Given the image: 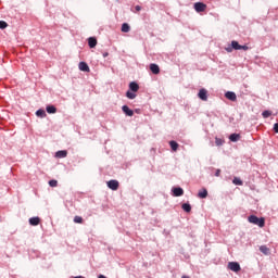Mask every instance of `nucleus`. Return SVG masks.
Instances as JSON below:
<instances>
[{
    "instance_id": "nucleus-24",
    "label": "nucleus",
    "mask_w": 278,
    "mask_h": 278,
    "mask_svg": "<svg viewBox=\"0 0 278 278\" xmlns=\"http://www.w3.org/2000/svg\"><path fill=\"white\" fill-rule=\"evenodd\" d=\"M74 223L81 225L84 223V218L81 216H75L74 217Z\"/></svg>"
},
{
    "instance_id": "nucleus-22",
    "label": "nucleus",
    "mask_w": 278,
    "mask_h": 278,
    "mask_svg": "<svg viewBox=\"0 0 278 278\" xmlns=\"http://www.w3.org/2000/svg\"><path fill=\"white\" fill-rule=\"evenodd\" d=\"M198 197L200 199H207V190L203 189L202 191H199Z\"/></svg>"
},
{
    "instance_id": "nucleus-17",
    "label": "nucleus",
    "mask_w": 278,
    "mask_h": 278,
    "mask_svg": "<svg viewBox=\"0 0 278 278\" xmlns=\"http://www.w3.org/2000/svg\"><path fill=\"white\" fill-rule=\"evenodd\" d=\"M231 47H232V49H235V51L242 50V46H240V43H238V41H236V40L231 41Z\"/></svg>"
},
{
    "instance_id": "nucleus-18",
    "label": "nucleus",
    "mask_w": 278,
    "mask_h": 278,
    "mask_svg": "<svg viewBox=\"0 0 278 278\" xmlns=\"http://www.w3.org/2000/svg\"><path fill=\"white\" fill-rule=\"evenodd\" d=\"M46 111L48 112V114H55V112H58V109L54 105H48L46 108Z\"/></svg>"
},
{
    "instance_id": "nucleus-8",
    "label": "nucleus",
    "mask_w": 278,
    "mask_h": 278,
    "mask_svg": "<svg viewBox=\"0 0 278 278\" xmlns=\"http://www.w3.org/2000/svg\"><path fill=\"white\" fill-rule=\"evenodd\" d=\"M226 99L229 101H237L238 97L236 96V92L233 91H228L225 93Z\"/></svg>"
},
{
    "instance_id": "nucleus-1",
    "label": "nucleus",
    "mask_w": 278,
    "mask_h": 278,
    "mask_svg": "<svg viewBox=\"0 0 278 278\" xmlns=\"http://www.w3.org/2000/svg\"><path fill=\"white\" fill-rule=\"evenodd\" d=\"M249 223H251L252 225H257V227H264V225H266V219H264V217H257L255 215H251L248 217Z\"/></svg>"
},
{
    "instance_id": "nucleus-15",
    "label": "nucleus",
    "mask_w": 278,
    "mask_h": 278,
    "mask_svg": "<svg viewBox=\"0 0 278 278\" xmlns=\"http://www.w3.org/2000/svg\"><path fill=\"white\" fill-rule=\"evenodd\" d=\"M260 251L261 253H263L264 255H270V249L266 245H261L260 247Z\"/></svg>"
},
{
    "instance_id": "nucleus-13",
    "label": "nucleus",
    "mask_w": 278,
    "mask_h": 278,
    "mask_svg": "<svg viewBox=\"0 0 278 278\" xmlns=\"http://www.w3.org/2000/svg\"><path fill=\"white\" fill-rule=\"evenodd\" d=\"M122 110H123L124 114H126V116H134V112L129 109V106L124 105L122 108Z\"/></svg>"
},
{
    "instance_id": "nucleus-32",
    "label": "nucleus",
    "mask_w": 278,
    "mask_h": 278,
    "mask_svg": "<svg viewBox=\"0 0 278 278\" xmlns=\"http://www.w3.org/2000/svg\"><path fill=\"white\" fill-rule=\"evenodd\" d=\"M274 131H275L276 134H278V123H276V124L274 125Z\"/></svg>"
},
{
    "instance_id": "nucleus-33",
    "label": "nucleus",
    "mask_w": 278,
    "mask_h": 278,
    "mask_svg": "<svg viewBox=\"0 0 278 278\" xmlns=\"http://www.w3.org/2000/svg\"><path fill=\"white\" fill-rule=\"evenodd\" d=\"M215 177H220V169H216Z\"/></svg>"
},
{
    "instance_id": "nucleus-12",
    "label": "nucleus",
    "mask_w": 278,
    "mask_h": 278,
    "mask_svg": "<svg viewBox=\"0 0 278 278\" xmlns=\"http://www.w3.org/2000/svg\"><path fill=\"white\" fill-rule=\"evenodd\" d=\"M88 45H89L90 49H94V47H97V38L90 37L88 39Z\"/></svg>"
},
{
    "instance_id": "nucleus-30",
    "label": "nucleus",
    "mask_w": 278,
    "mask_h": 278,
    "mask_svg": "<svg viewBox=\"0 0 278 278\" xmlns=\"http://www.w3.org/2000/svg\"><path fill=\"white\" fill-rule=\"evenodd\" d=\"M223 142H225V141H223V139L215 138V144L217 147H220L223 144Z\"/></svg>"
},
{
    "instance_id": "nucleus-20",
    "label": "nucleus",
    "mask_w": 278,
    "mask_h": 278,
    "mask_svg": "<svg viewBox=\"0 0 278 278\" xmlns=\"http://www.w3.org/2000/svg\"><path fill=\"white\" fill-rule=\"evenodd\" d=\"M181 207H182L184 212H187V213L192 212V206L189 203H184L181 205Z\"/></svg>"
},
{
    "instance_id": "nucleus-16",
    "label": "nucleus",
    "mask_w": 278,
    "mask_h": 278,
    "mask_svg": "<svg viewBox=\"0 0 278 278\" xmlns=\"http://www.w3.org/2000/svg\"><path fill=\"white\" fill-rule=\"evenodd\" d=\"M130 30H131V27L129 26V24L124 23V24L122 25V31H123L124 34H129Z\"/></svg>"
},
{
    "instance_id": "nucleus-36",
    "label": "nucleus",
    "mask_w": 278,
    "mask_h": 278,
    "mask_svg": "<svg viewBox=\"0 0 278 278\" xmlns=\"http://www.w3.org/2000/svg\"><path fill=\"white\" fill-rule=\"evenodd\" d=\"M74 278H85L84 276H76V277H74Z\"/></svg>"
},
{
    "instance_id": "nucleus-25",
    "label": "nucleus",
    "mask_w": 278,
    "mask_h": 278,
    "mask_svg": "<svg viewBox=\"0 0 278 278\" xmlns=\"http://www.w3.org/2000/svg\"><path fill=\"white\" fill-rule=\"evenodd\" d=\"M232 184H235V186H242V180L238 177H235Z\"/></svg>"
},
{
    "instance_id": "nucleus-9",
    "label": "nucleus",
    "mask_w": 278,
    "mask_h": 278,
    "mask_svg": "<svg viewBox=\"0 0 278 278\" xmlns=\"http://www.w3.org/2000/svg\"><path fill=\"white\" fill-rule=\"evenodd\" d=\"M174 197H184V189L180 187L173 189Z\"/></svg>"
},
{
    "instance_id": "nucleus-4",
    "label": "nucleus",
    "mask_w": 278,
    "mask_h": 278,
    "mask_svg": "<svg viewBox=\"0 0 278 278\" xmlns=\"http://www.w3.org/2000/svg\"><path fill=\"white\" fill-rule=\"evenodd\" d=\"M106 185H108V188H110V190H118V186H119L118 180H109Z\"/></svg>"
},
{
    "instance_id": "nucleus-37",
    "label": "nucleus",
    "mask_w": 278,
    "mask_h": 278,
    "mask_svg": "<svg viewBox=\"0 0 278 278\" xmlns=\"http://www.w3.org/2000/svg\"><path fill=\"white\" fill-rule=\"evenodd\" d=\"M181 278H190V277H188V276H182Z\"/></svg>"
},
{
    "instance_id": "nucleus-21",
    "label": "nucleus",
    "mask_w": 278,
    "mask_h": 278,
    "mask_svg": "<svg viewBox=\"0 0 278 278\" xmlns=\"http://www.w3.org/2000/svg\"><path fill=\"white\" fill-rule=\"evenodd\" d=\"M169 147L172 151H177V149H179V143H177L176 141H169Z\"/></svg>"
},
{
    "instance_id": "nucleus-38",
    "label": "nucleus",
    "mask_w": 278,
    "mask_h": 278,
    "mask_svg": "<svg viewBox=\"0 0 278 278\" xmlns=\"http://www.w3.org/2000/svg\"><path fill=\"white\" fill-rule=\"evenodd\" d=\"M227 51H231V49H227Z\"/></svg>"
},
{
    "instance_id": "nucleus-2",
    "label": "nucleus",
    "mask_w": 278,
    "mask_h": 278,
    "mask_svg": "<svg viewBox=\"0 0 278 278\" xmlns=\"http://www.w3.org/2000/svg\"><path fill=\"white\" fill-rule=\"evenodd\" d=\"M193 8H194L195 12L201 13V12H205L207 10V4H205L203 2H195L193 4Z\"/></svg>"
},
{
    "instance_id": "nucleus-26",
    "label": "nucleus",
    "mask_w": 278,
    "mask_h": 278,
    "mask_svg": "<svg viewBox=\"0 0 278 278\" xmlns=\"http://www.w3.org/2000/svg\"><path fill=\"white\" fill-rule=\"evenodd\" d=\"M271 115H273V112H270V111H264V112L262 113L263 118H268V117L271 116Z\"/></svg>"
},
{
    "instance_id": "nucleus-34",
    "label": "nucleus",
    "mask_w": 278,
    "mask_h": 278,
    "mask_svg": "<svg viewBox=\"0 0 278 278\" xmlns=\"http://www.w3.org/2000/svg\"><path fill=\"white\" fill-rule=\"evenodd\" d=\"M241 49H242L243 51H249V47H248V46H241Z\"/></svg>"
},
{
    "instance_id": "nucleus-19",
    "label": "nucleus",
    "mask_w": 278,
    "mask_h": 278,
    "mask_svg": "<svg viewBox=\"0 0 278 278\" xmlns=\"http://www.w3.org/2000/svg\"><path fill=\"white\" fill-rule=\"evenodd\" d=\"M229 140H230L231 142H238V140H240V134H231V135L229 136Z\"/></svg>"
},
{
    "instance_id": "nucleus-3",
    "label": "nucleus",
    "mask_w": 278,
    "mask_h": 278,
    "mask_svg": "<svg viewBox=\"0 0 278 278\" xmlns=\"http://www.w3.org/2000/svg\"><path fill=\"white\" fill-rule=\"evenodd\" d=\"M229 270H232V273H240L242 268L240 267V263L238 262H229L228 263Z\"/></svg>"
},
{
    "instance_id": "nucleus-23",
    "label": "nucleus",
    "mask_w": 278,
    "mask_h": 278,
    "mask_svg": "<svg viewBox=\"0 0 278 278\" xmlns=\"http://www.w3.org/2000/svg\"><path fill=\"white\" fill-rule=\"evenodd\" d=\"M36 116H39V118H45V116H47V112H45V110L40 109L36 112Z\"/></svg>"
},
{
    "instance_id": "nucleus-5",
    "label": "nucleus",
    "mask_w": 278,
    "mask_h": 278,
    "mask_svg": "<svg viewBox=\"0 0 278 278\" xmlns=\"http://www.w3.org/2000/svg\"><path fill=\"white\" fill-rule=\"evenodd\" d=\"M79 71H83L84 73H90V67L88 66V63L80 62L78 65Z\"/></svg>"
},
{
    "instance_id": "nucleus-10",
    "label": "nucleus",
    "mask_w": 278,
    "mask_h": 278,
    "mask_svg": "<svg viewBox=\"0 0 278 278\" xmlns=\"http://www.w3.org/2000/svg\"><path fill=\"white\" fill-rule=\"evenodd\" d=\"M29 225H31L33 227H37V225H40V217L29 218Z\"/></svg>"
},
{
    "instance_id": "nucleus-7",
    "label": "nucleus",
    "mask_w": 278,
    "mask_h": 278,
    "mask_svg": "<svg viewBox=\"0 0 278 278\" xmlns=\"http://www.w3.org/2000/svg\"><path fill=\"white\" fill-rule=\"evenodd\" d=\"M150 71L153 75H160V65L155 63L150 64Z\"/></svg>"
},
{
    "instance_id": "nucleus-11",
    "label": "nucleus",
    "mask_w": 278,
    "mask_h": 278,
    "mask_svg": "<svg viewBox=\"0 0 278 278\" xmlns=\"http://www.w3.org/2000/svg\"><path fill=\"white\" fill-rule=\"evenodd\" d=\"M129 88L132 92H138V90H140V86L136 81L130 83Z\"/></svg>"
},
{
    "instance_id": "nucleus-29",
    "label": "nucleus",
    "mask_w": 278,
    "mask_h": 278,
    "mask_svg": "<svg viewBox=\"0 0 278 278\" xmlns=\"http://www.w3.org/2000/svg\"><path fill=\"white\" fill-rule=\"evenodd\" d=\"M8 27V23L5 21H0V29H5Z\"/></svg>"
},
{
    "instance_id": "nucleus-14",
    "label": "nucleus",
    "mask_w": 278,
    "mask_h": 278,
    "mask_svg": "<svg viewBox=\"0 0 278 278\" xmlns=\"http://www.w3.org/2000/svg\"><path fill=\"white\" fill-rule=\"evenodd\" d=\"M66 155H68V152L66 150H60L55 153V157L59 159L66 157Z\"/></svg>"
},
{
    "instance_id": "nucleus-31",
    "label": "nucleus",
    "mask_w": 278,
    "mask_h": 278,
    "mask_svg": "<svg viewBox=\"0 0 278 278\" xmlns=\"http://www.w3.org/2000/svg\"><path fill=\"white\" fill-rule=\"evenodd\" d=\"M135 10H136V12H140V10H142V7L141 5H136Z\"/></svg>"
},
{
    "instance_id": "nucleus-6",
    "label": "nucleus",
    "mask_w": 278,
    "mask_h": 278,
    "mask_svg": "<svg viewBox=\"0 0 278 278\" xmlns=\"http://www.w3.org/2000/svg\"><path fill=\"white\" fill-rule=\"evenodd\" d=\"M198 97H199V99H201V101H207V90L200 89Z\"/></svg>"
},
{
    "instance_id": "nucleus-35",
    "label": "nucleus",
    "mask_w": 278,
    "mask_h": 278,
    "mask_svg": "<svg viewBox=\"0 0 278 278\" xmlns=\"http://www.w3.org/2000/svg\"><path fill=\"white\" fill-rule=\"evenodd\" d=\"M108 55H110V53H108V52L103 53V58H108Z\"/></svg>"
},
{
    "instance_id": "nucleus-28",
    "label": "nucleus",
    "mask_w": 278,
    "mask_h": 278,
    "mask_svg": "<svg viewBox=\"0 0 278 278\" xmlns=\"http://www.w3.org/2000/svg\"><path fill=\"white\" fill-rule=\"evenodd\" d=\"M126 97H127L128 99H134V98L136 97V93H134V92H131V91H127V92H126Z\"/></svg>"
},
{
    "instance_id": "nucleus-27",
    "label": "nucleus",
    "mask_w": 278,
    "mask_h": 278,
    "mask_svg": "<svg viewBox=\"0 0 278 278\" xmlns=\"http://www.w3.org/2000/svg\"><path fill=\"white\" fill-rule=\"evenodd\" d=\"M49 186H50L51 188H58V180H55V179L50 180V181H49Z\"/></svg>"
}]
</instances>
